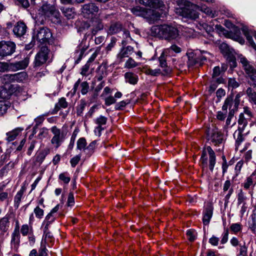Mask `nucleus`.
Returning <instances> with one entry per match:
<instances>
[{
  "label": "nucleus",
  "instance_id": "obj_35",
  "mask_svg": "<svg viewBox=\"0 0 256 256\" xmlns=\"http://www.w3.org/2000/svg\"><path fill=\"white\" fill-rule=\"evenodd\" d=\"M55 220V218L53 214L49 213L45 218L42 222V225H45V229L46 230L48 228L50 224L52 223Z\"/></svg>",
  "mask_w": 256,
  "mask_h": 256
},
{
  "label": "nucleus",
  "instance_id": "obj_15",
  "mask_svg": "<svg viewBox=\"0 0 256 256\" xmlns=\"http://www.w3.org/2000/svg\"><path fill=\"white\" fill-rule=\"evenodd\" d=\"M20 234L18 226H16L12 234L10 242L11 247L16 250H17L20 242Z\"/></svg>",
  "mask_w": 256,
  "mask_h": 256
},
{
  "label": "nucleus",
  "instance_id": "obj_50",
  "mask_svg": "<svg viewBox=\"0 0 256 256\" xmlns=\"http://www.w3.org/2000/svg\"><path fill=\"white\" fill-rule=\"evenodd\" d=\"M9 196L10 194L8 192L2 191L0 190V202H2L6 200L7 202L6 205L8 206L9 204Z\"/></svg>",
  "mask_w": 256,
  "mask_h": 256
},
{
  "label": "nucleus",
  "instance_id": "obj_59",
  "mask_svg": "<svg viewBox=\"0 0 256 256\" xmlns=\"http://www.w3.org/2000/svg\"><path fill=\"white\" fill-rule=\"evenodd\" d=\"M58 178L60 180L62 181L64 184H68L70 180V178L68 176L66 173H62L59 175Z\"/></svg>",
  "mask_w": 256,
  "mask_h": 256
},
{
  "label": "nucleus",
  "instance_id": "obj_33",
  "mask_svg": "<svg viewBox=\"0 0 256 256\" xmlns=\"http://www.w3.org/2000/svg\"><path fill=\"white\" fill-rule=\"evenodd\" d=\"M24 189L22 188L15 195L14 199V206L15 210L18 208L24 195Z\"/></svg>",
  "mask_w": 256,
  "mask_h": 256
},
{
  "label": "nucleus",
  "instance_id": "obj_3",
  "mask_svg": "<svg viewBox=\"0 0 256 256\" xmlns=\"http://www.w3.org/2000/svg\"><path fill=\"white\" fill-rule=\"evenodd\" d=\"M39 14L43 16L45 18H51L55 19L54 22L60 23L61 22L60 12L54 4L43 2L38 9Z\"/></svg>",
  "mask_w": 256,
  "mask_h": 256
},
{
  "label": "nucleus",
  "instance_id": "obj_31",
  "mask_svg": "<svg viewBox=\"0 0 256 256\" xmlns=\"http://www.w3.org/2000/svg\"><path fill=\"white\" fill-rule=\"evenodd\" d=\"M250 120L249 118H246L245 116H244V114H240L238 121V129L240 130H246V128L248 126V121Z\"/></svg>",
  "mask_w": 256,
  "mask_h": 256
},
{
  "label": "nucleus",
  "instance_id": "obj_44",
  "mask_svg": "<svg viewBox=\"0 0 256 256\" xmlns=\"http://www.w3.org/2000/svg\"><path fill=\"white\" fill-rule=\"evenodd\" d=\"M48 130L46 128H42L40 130V132L37 136L39 139L42 140L48 136Z\"/></svg>",
  "mask_w": 256,
  "mask_h": 256
},
{
  "label": "nucleus",
  "instance_id": "obj_16",
  "mask_svg": "<svg viewBox=\"0 0 256 256\" xmlns=\"http://www.w3.org/2000/svg\"><path fill=\"white\" fill-rule=\"evenodd\" d=\"M26 29L27 26L24 22H18L14 25L13 32L16 37L20 38L26 34Z\"/></svg>",
  "mask_w": 256,
  "mask_h": 256
},
{
  "label": "nucleus",
  "instance_id": "obj_38",
  "mask_svg": "<svg viewBox=\"0 0 256 256\" xmlns=\"http://www.w3.org/2000/svg\"><path fill=\"white\" fill-rule=\"evenodd\" d=\"M60 10L66 17L68 19L72 18L74 16V11L72 8L62 7Z\"/></svg>",
  "mask_w": 256,
  "mask_h": 256
},
{
  "label": "nucleus",
  "instance_id": "obj_9",
  "mask_svg": "<svg viewBox=\"0 0 256 256\" xmlns=\"http://www.w3.org/2000/svg\"><path fill=\"white\" fill-rule=\"evenodd\" d=\"M16 45L11 41L0 42V56L5 57L12 55L16 51Z\"/></svg>",
  "mask_w": 256,
  "mask_h": 256
},
{
  "label": "nucleus",
  "instance_id": "obj_11",
  "mask_svg": "<svg viewBox=\"0 0 256 256\" xmlns=\"http://www.w3.org/2000/svg\"><path fill=\"white\" fill-rule=\"evenodd\" d=\"M238 60L242 64V67L244 68L248 76L252 81H254V84H256L255 82H256V70L250 64L249 62L241 54L238 56Z\"/></svg>",
  "mask_w": 256,
  "mask_h": 256
},
{
  "label": "nucleus",
  "instance_id": "obj_19",
  "mask_svg": "<svg viewBox=\"0 0 256 256\" xmlns=\"http://www.w3.org/2000/svg\"><path fill=\"white\" fill-rule=\"evenodd\" d=\"M213 214V207L209 204L207 206L204 212L203 223L204 225H208L212 217Z\"/></svg>",
  "mask_w": 256,
  "mask_h": 256
},
{
  "label": "nucleus",
  "instance_id": "obj_52",
  "mask_svg": "<svg viewBox=\"0 0 256 256\" xmlns=\"http://www.w3.org/2000/svg\"><path fill=\"white\" fill-rule=\"evenodd\" d=\"M246 199V197L244 196V192H242V190H240V192L238 194V205H240L241 204H244V203H246L245 200Z\"/></svg>",
  "mask_w": 256,
  "mask_h": 256
},
{
  "label": "nucleus",
  "instance_id": "obj_46",
  "mask_svg": "<svg viewBox=\"0 0 256 256\" xmlns=\"http://www.w3.org/2000/svg\"><path fill=\"white\" fill-rule=\"evenodd\" d=\"M138 66V63L136 62L135 60L132 58H130L124 64V68H132L136 67Z\"/></svg>",
  "mask_w": 256,
  "mask_h": 256
},
{
  "label": "nucleus",
  "instance_id": "obj_27",
  "mask_svg": "<svg viewBox=\"0 0 256 256\" xmlns=\"http://www.w3.org/2000/svg\"><path fill=\"white\" fill-rule=\"evenodd\" d=\"M256 183V172H254L242 184L244 188L248 190L250 186H254Z\"/></svg>",
  "mask_w": 256,
  "mask_h": 256
},
{
  "label": "nucleus",
  "instance_id": "obj_54",
  "mask_svg": "<svg viewBox=\"0 0 256 256\" xmlns=\"http://www.w3.org/2000/svg\"><path fill=\"white\" fill-rule=\"evenodd\" d=\"M243 96V94L241 92H238L237 94L234 98V109H238V106L240 103V98Z\"/></svg>",
  "mask_w": 256,
  "mask_h": 256
},
{
  "label": "nucleus",
  "instance_id": "obj_1",
  "mask_svg": "<svg viewBox=\"0 0 256 256\" xmlns=\"http://www.w3.org/2000/svg\"><path fill=\"white\" fill-rule=\"evenodd\" d=\"M150 31L153 36L169 41L176 40L179 36L178 28L168 24L154 26Z\"/></svg>",
  "mask_w": 256,
  "mask_h": 256
},
{
  "label": "nucleus",
  "instance_id": "obj_32",
  "mask_svg": "<svg viewBox=\"0 0 256 256\" xmlns=\"http://www.w3.org/2000/svg\"><path fill=\"white\" fill-rule=\"evenodd\" d=\"M234 96L231 94L227 96V98L224 100V104L222 106V110L223 111H226V112H228V108L232 109L234 106Z\"/></svg>",
  "mask_w": 256,
  "mask_h": 256
},
{
  "label": "nucleus",
  "instance_id": "obj_61",
  "mask_svg": "<svg viewBox=\"0 0 256 256\" xmlns=\"http://www.w3.org/2000/svg\"><path fill=\"white\" fill-rule=\"evenodd\" d=\"M228 234L229 232L228 228L224 229V232L222 234V240H220L222 244H224L227 242L228 240Z\"/></svg>",
  "mask_w": 256,
  "mask_h": 256
},
{
  "label": "nucleus",
  "instance_id": "obj_58",
  "mask_svg": "<svg viewBox=\"0 0 256 256\" xmlns=\"http://www.w3.org/2000/svg\"><path fill=\"white\" fill-rule=\"evenodd\" d=\"M248 228L253 234L256 232V219L255 216L252 218V222H248Z\"/></svg>",
  "mask_w": 256,
  "mask_h": 256
},
{
  "label": "nucleus",
  "instance_id": "obj_18",
  "mask_svg": "<svg viewBox=\"0 0 256 256\" xmlns=\"http://www.w3.org/2000/svg\"><path fill=\"white\" fill-rule=\"evenodd\" d=\"M139 2L145 6L158 8L163 6L164 4L160 0H138Z\"/></svg>",
  "mask_w": 256,
  "mask_h": 256
},
{
  "label": "nucleus",
  "instance_id": "obj_22",
  "mask_svg": "<svg viewBox=\"0 0 256 256\" xmlns=\"http://www.w3.org/2000/svg\"><path fill=\"white\" fill-rule=\"evenodd\" d=\"M107 120L108 118L102 116H100L94 120L95 124H98V126L95 129V132L98 131L99 136L100 135L101 132L104 130V128H102V126L106 124Z\"/></svg>",
  "mask_w": 256,
  "mask_h": 256
},
{
  "label": "nucleus",
  "instance_id": "obj_13",
  "mask_svg": "<svg viewBox=\"0 0 256 256\" xmlns=\"http://www.w3.org/2000/svg\"><path fill=\"white\" fill-rule=\"evenodd\" d=\"M82 12L84 17L89 18L94 13L98 12L99 8L94 3L90 2L84 4L81 8Z\"/></svg>",
  "mask_w": 256,
  "mask_h": 256
},
{
  "label": "nucleus",
  "instance_id": "obj_48",
  "mask_svg": "<svg viewBox=\"0 0 256 256\" xmlns=\"http://www.w3.org/2000/svg\"><path fill=\"white\" fill-rule=\"evenodd\" d=\"M230 230L234 234H236L242 230V226L240 223H234L231 224Z\"/></svg>",
  "mask_w": 256,
  "mask_h": 256
},
{
  "label": "nucleus",
  "instance_id": "obj_36",
  "mask_svg": "<svg viewBox=\"0 0 256 256\" xmlns=\"http://www.w3.org/2000/svg\"><path fill=\"white\" fill-rule=\"evenodd\" d=\"M122 28V26L118 23L112 24L108 29V34H113L119 32Z\"/></svg>",
  "mask_w": 256,
  "mask_h": 256
},
{
  "label": "nucleus",
  "instance_id": "obj_30",
  "mask_svg": "<svg viewBox=\"0 0 256 256\" xmlns=\"http://www.w3.org/2000/svg\"><path fill=\"white\" fill-rule=\"evenodd\" d=\"M24 130L22 128H17L14 130L6 133L7 137L6 140L8 142H10L14 140Z\"/></svg>",
  "mask_w": 256,
  "mask_h": 256
},
{
  "label": "nucleus",
  "instance_id": "obj_20",
  "mask_svg": "<svg viewBox=\"0 0 256 256\" xmlns=\"http://www.w3.org/2000/svg\"><path fill=\"white\" fill-rule=\"evenodd\" d=\"M10 216L8 214L0 218V232L4 233L6 232L10 227Z\"/></svg>",
  "mask_w": 256,
  "mask_h": 256
},
{
  "label": "nucleus",
  "instance_id": "obj_2",
  "mask_svg": "<svg viewBox=\"0 0 256 256\" xmlns=\"http://www.w3.org/2000/svg\"><path fill=\"white\" fill-rule=\"evenodd\" d=\"M93 28L91 29V32L90 33L86 32L79 46L78 49L76 50V54H78V60H80L83 56L86 50L88 47V45L86 44V40L90 38H92L96 32L103 28L104 26L101 20L99 19H96L92 22Z\"/></svg>",
  "mask_w": 256,
  "mask_h": 256
},
{
  "label": "nucleus",
  "instance_id": "obj_41",
  "mask_svg": "<svg viewBox=\"0 0 256 256\" xmlns=\"http://www.w3.org/2000/svg\"><path fill=\"white\" fill-rule=\"evenodd\" d=\"M198 10L204 12L208 15L211 16L212 17L215 16L216 12H213L208 7L206 6H198Z\"/></svg>",
  "mask_w": 256,
  "mask_h": 256
},
{
  "label": "nucleus",
  "instance_id": "obj_47",
  "mask_svg": "<svg viewBox=\"0 0 256 256\" xmlns=\"http://www.w3.org/2000/svg\"><path fill=\"white\" fill-rule=\"evenodd\" d=\"M86 102L84 100H81L80 104L76 107V114L78 116H81L86 106Z\"/></svg>",
  "mask_w": 256,
  "mask_h": 256
},
{
  "label": "nucleus",
  "instance_id": "obj_12",
  "mask_svg": "<svg viewBox=\"0 0 256 256\" xmlns=\"http://www.w3.org/2000/svg\"><path fill=\"white\" fill-rule=\"evenodd\" d=\"M220 48L222 52L230 62V67H236V58L234 54V50L232 48H230L229 46L224 42L222 43L220 45Z\"/></svg>",
  "mask_w": 256,
  "mask_h": 256
},
{
  "label": "nucleus",
  "instance_id": "obj_60",
  "mask_svg": "<svg viewBox=\"0 0 256 256\" xmlns=\"http://www.w3.org/2000/svg\"><path fill=\"white\" fill-rule=\"evenodd\" d=\"M8 70H10V63L0 62V72H4Z\"/></svg>",
  "mask_w": 256,
  "mask_h": 256
},
{
  "label": "nucleus",
  "instance_id": "obj_39",
  "mask_svg": "<svg viewBox=\"0 0 256 256\" xmlns=\"http://www.w3.org/2000/svg\"><path fill=\"white\" fill-rule=\"evenodd\" d=\"M106 69L107 66L106 63L102 62L98 68L96 70L97 74L102 76H106L107 74H106Z\"/></svg>",
  "mask_w": 256,
  "mask_h": 256
},
{
  "label": "nucleus",
  "instance_id": "obj_25",
  "mask_svg": "<svg viewBox=\"0 0 256 256\" xmlns=\"http://www.w3.org/2000/svg\"><path fill=\"white\" fill-rule=\"evenodd\" d=\"M134 52V48L131 46H128L123 48L121 51L118 55V58L120 60V62H122L124 58L128 57Z\"/></svg>",
  "mask_w": 256,
  "mask_h": 256
},
{
  "label": "nucleus",
  "instance_id": "obj_5",
  "mask_svg": "<svg viewBox=\"0 0 256 256\" xmlns=\"http://www.w3.org/2000/svg\"><path fill=\"white\" fill-rule=\"evenodd\" d=\"M207 154L209 156V168L212 172L216 162V156L214 152L210 146L203 150L200 158V162L203 167H206L208 164Z\"/></svg>",
  "mask_w": 256,
  "mask_h": 256
},
{
  "label": "nucleus",
  "instance_id": "obj_10",
  "mask_svg": "<svg viewBox=\"0 0 256 256\" xmlns=\"http://www.w3.org/2000/svg\"><path fill=\"white\" fill-rule=\"evenodd\" d=\"M50 50L46 46H42L40 48L39 52L36 55L34 66L35 68L40 67L44 64L48 59V54Z\"/></svg>",
  "mask_w": 256,
  "mask_h": 256
},
{
  "label": "nucleus",
  "instance_id": "obj_53",
  "mask_svg": "<svg viewBox=\"0 0 256 256\" xmlns=\"http://www.w3.org/2000/svg\"><path fill=\"white\" fill-rule=\"evenodd\" d=\"M8 107V104H6V102L0 101V116L6 112Z\"/></svg>",
  "mask_w": 256,
  "mask_h": 256
},
{
  "label": "nucleus",
  "instance_id": "obj_37",
  "mask_svg": "<svg viewBox=\"0 0 256 256\" xmlns=\"http://www.w3.org/2000/svg\"><path fill=\"white\" fill-rule=\"evenodd\" d=\"M96 141L94 140L90 142L89 145L84 150V152L88 156H90L94 152V149L96 148Z\"/></svg>",
  "mask_w": 256,
  "mask_h": 256
},
{
  "label": "nucleus",
  "instance_id": "obj_26",
  "mask_svg": "<svg viewBox=\"0 0 256 256\" xmlns=\"http://www.w3.org/2000/svg\"><path fill=\"white\" fill-rule=\"evenodd\" d=\"M132 14L137 16H140L144 18H148V10L140 6H136L131 9Z\"/></svg>",
  "mask_w": 256,
  "mask_h": 256
},
{
  "label": "nucleus",
  "instance_id": "obj_6",
  "mask_svg": "<svg viewBox=\"0 0 256 256\" xmlns=\"http://www.w3.org/2000/svg\"><path fill=\"white\" fill-rule=\"evenodd\" d=\"M32 38L40 44H50L52 42V33L48 28L42 27L36 30Z\"/></svg>",
  "mask_w": 256,
  "mask_h": 256
},
{
  "label": "nucleus",
  "instance_id": "obj_56",
  "mask_svg": "<svg viewBox=\"0 0 256 256\" xmlns=\"http://www.w3.org/2000/svg\"><path fill=\"white\" fill-rule=\"evenodd\" d=\"M145 73L146 74L151 75L152 76H156L161 73V70L160 69L152 70L150 68H148L146 70Z\"/></svg>",
  "mask_w": 256,
  "mask_h": 256
},
{
  "label": "nucleus",
  "instance_id": "obj_17",
  "mask_svg": "<svg viewBox=\"0 0 256 256\" xmlns=\"http://www.w3.org/2000/svg\"><path fill=\"white\" fill-rule=\"evenodd\" d=\"M29 63V59L26 58L24 60L16 62H10V70L17 71L26 68Z\"/></svg>",
  "mask_w": 256,
  "mask_h": 256
},
{
  "label": "nucleus",
  "instance_id": "obj_40",
  "mask_svg": "<svg viewBox=\"0 0 256 256\" xmlns=\"http://www.w3.org/2000/svg\"><path fill=\"white\" fill-rule=\"evenodd\" d=\"M149 16L151 19L156 20L161 17V14L156 10H148V17Z\"/></svg>",
  "mask_w": 256,
  "mask_h": 256
},
{
  "label": "nucleus",
  "instance_id": "obj_62",
  "mask_svg": "<svg viewBox=\"0 0 256 256\" xmlns=\"http://www.w3.org/2000/svg\"><path fill=\"white\" fill-rule=\"evenodd\" d=\"M80 155H76L73 157L70 160V162L72 167L74 168L78 163L80 160Z\"/></svg>",
  "mask_w": 256,
  "mask_h": 256
},
{
  "label": "nucleus",
  "instance_id": "obj_4",
  "mask_svg": "<svg viewBox=\"0 0 256 256\" xmlns=\"http://www.w3.org/2000/svg\"><path fill=\"white\" fill-rule=\"evenodd\" d=\"M198 6L189 1L184 2V6L176 9V12L182 17L196 20L198 17Z\"/></svg>",
  "mask_w": 256,
  "mask_h": 256
},
{
  "label": "nucleus",
  "instance_id": "obj_34",
  "mask_svg": "<svg viewBox=\"0 0 256 256\" xmlns=\"http://www.w3.org/2000/svg\"><path fill=\"white\" fill-rule=\"evenodd\" d=\"M246 94L248 97L249 101L256 105V92L251 88H248Z\"/></svg>",
  "mask_w": 256,
  "mask_h": 256
},
{
  "label": "nucleus",
  "instance_id": "obj_42",
  "mask_svg": "<svg viewBox=\"0 0 256 256\" xmlns=\"http://www.w3.org/2000/svg\"><path fill=\"white\" fill-rule=\"evenodd\" d=\"M122 36L124 40L122 42V44L123 46H126L128 42H130V40H132V38L130 36V32L126 30L123 31Z\"/></svg>",
  "mask_w": 256,
  "mask_h": 256
},
{
  "label": "nucleus",
  "instance_id": "obj_28",
  "mask_svg": "<svg viewBox=\"0 0 256 256\" xmlns=\"http://www.w3.org/2000/svg\"><path fill=\"white\" fill-rule=\"evenodd\" d=\"M206 57L204 56H198L191 58H189L188 64L189 66H192L196 64L202 66L204 62L206 60Z\"/></svg>",
  "mask_w": 256,
  "mask_h": 256
},
{
  "label": "nucleus",
  "instance_id": "obj_63",
  "mask_svg": "<svg viewBox=\"0 0 256 256\" xmlns=\"http://www.w3.org/2000/svg\"><path fill=\"white\" fill-rule=\"evenodd\" d=\"M241 114H244V116L246 118H250L252 117V114L250 110V108L248 107H244V112Z\"/></svg>",
  "mask_w": 256,
  "mask_h": 256
},
{
  "label": "nucleus",
  "instance_id": "obj_45",
  "mask_svg": "<svg viewBox=\"0 0 256 256\" xmlns=\"http://www.w3.org/2000/svg\"><path fill=\"white\" fill-rule=\"evenodd\" d=\"M80 92L82 95L86 94L89 90V84L86 82H83L80 84Z\"/></svg>",
  "mask_w": 256,
  "mask_h": 256
},
{
  "label": "nucleus",
  "instance_id": "obj_8",
  "mask_svg": "<svg viewBox=\"0 0 256 256\" xmlns=\"http://www.w3.org/2000/svg\"><path fill=\"white\" fill-rule=\"evenodd\" d=\"M50 130L54 135L50 140L51 144L58 148L65 140L66 133L62 131L56 126H52Z\"/></svg>",
  "mask_w": 256,
  "mask_h": 256
},
{
  "label": "nucleus",
  "instance_id": "obj_64",
  "mask_svg": "<svg viewBox=\"0 0 256 256\" xmlns=\"http://www.w3.org/2000/svg\"><path fill=\"white\" fill-rule=\"evenodd\" d=\"M226 95V91L222 88H218L216 92V96L218 101Z\"/></svg>",
  "mask_w": 256,
  "mask_h": 256
},
{
  "label": "nucleus",
  "instance_id": "obj_55",
  "mask_svg": "<svg viewBox=\"0 0 256 256\" xmlns=\"http://www.w3.org/2000/svg\"><path fill=\"white\" fill-rule=\"evenodd\" d=\"M34 212L36 216L38 218L40 219L43 217L44 214V210L40 208L38 206H37L34 209Z\"/></svg>",
  "mask_w": 256,
  "mask_h": 256
},
{
  "label": "nucleus",
  "instance_id": "obj_7",
  "mask_svg": "<svg viewBox=\"0 0 256 256\" xmlns=\"http://www.w3.org/2000/svg\"><path fill=\"white\" fill-rule=\"evenodd\" d=\"M206 138L214 146H219L224 142V136L215 126L208 128L206 132Z\"/></svg>",
  "mask_w": 256,
  "mask_h": 256
},
{
  "label": "nucleus",
  "instance_id": "obj_43",
  "mask_svg": "<svg viewBox=\"0 0 256 256\" xmlns=\"http://www.w3.org/2000/svg\"><path fill=\"white\" fill-rule=\"evenodd\" d=\"M86 141L85 138H81L78 140L76 143V148L80 150H83L84 151V148H86Z\"/></svg>",
  "mask_w": 256,
  "mask_h": 256
},
{
  "label": "nucleus",
  "instance_id": "obj_24",
  "mask_svg": "<svg viewBox=\"0 0 256 256\" xmlns=\"http://www.w3.org/2000/svg\"><path fill=\"white\" fill-rule=\"evenodd\" d=\"M249 131L247 130H240L238 129L234 134V136L236 138V148H238V146L244 140V136L246 135L248 133Z\"/></svg>",
  "mask_w": 256,
  "mask_h": 256
},
{
  "label": "nucleus",
  "instance_id": "obj_21",
  "mask_svg": "<svg viewBox=\"0 0 256 256\" xmlns=\"http://www.w3.org/2000/svg\"><path fill=\"white\" fill-rule=\"evenodd\" d=\"M68 106V102L64 98H61L58 102L56 104L54 108L51 111L52 114H56L60 108H66Z\"/></svg>",
  "mask_w": 256,
  "mask_h": 256
},
{
  "label": "nucleus",
  "instance_id": "obj_23",
  "mask_svg": "<svg viewBox=\"0 0 256 256\" xmlns=\"http://www.w3.org/2000/svg\"><path fill=\"white\" fill-rule=\"evenodd\" d=\"M168 56V54L166 52V50H164L162 52L160 56L158 58V61H159V66L162 68H164V70L166 74H168L170 72V70L169 68H167V62H166V58Z\"/></svg>",
  "mask_w": 256,
  "mask_h": 256
},
{
  "label": "nucleus",
  "instance_id": "obj_29",
  "mask_svg": "<svg viewBox=\"0 0 256 256\" xmlns=\"http://www.w3.org/2000/svg\"><path fill=\"white\" fill-rule=\"evenodd\" d=\"M124 78L126 82L135 85L137 84L138 77L136 74L132 72H126L124 74Z\"/></svg>",
  "mask_w": 256,
  "mask_h": 256
},
{
  "label": "nucleus",
  "instance_id": "obj_49",
  "mask_svg": "<svg viewBox=\"0 0 256 256\" xmlns=\"http://www.w3.org/2000/svg\"><path fill=\"white\" fill-rule=\"evenodd\" d=\"M11 95V92L6 88H3L0 91V98L2 99H8Z\"/></svg>",
  "mask_w": 256,
  "mask_h": 256
},
{
  "label": "nucleus",
  "instance_id": "obj_14",
  "mask_svg": "<svg viewBox=\"0 0 256 256\" xmlns=\"http://www.w3.org/2000/svg\"><path fill=\"white\" fill-rule=\"evenodd\" d=\"M4 76V79L6 80L8 82H21L26 78L27 74L26 72H22L14 74H7Z\"/></svg>",
  "mask_w": 256,
  "mask_h": 256
},
{
  "label": "nucleus",
  "instance_id": "obj_57",
  "mask_svg": "<svg viewBox=\"0 0 256 256\" xmlns=\"http://www.w3.org/2000/svg\"><path fill=\"white\" fill-rule=\"evenodd\" d=\"M240 86L238 82H237L234 78H230L228 80V86L229 88H236Z\"/></svg>",
  "mask_w": 256,
  "mask_h": 256
},
{
  "label": "nucleus",
  "instance_id": "obj_51",
  "mask_svg": "<svg viewBox=\"0 0 256 256\" xmlns=\"http://www.w3.org/2000/svg\"><path fill=\"white\" fill-rule=\"evenodd\" d=\"M239 254L238 256H248V248L246 246L245 243L243 245L240 244Z\"/></svg>",
  "mask_w": 256,
  "mask_h": 256
}]
</instances>
